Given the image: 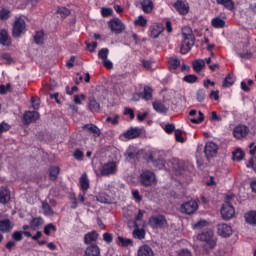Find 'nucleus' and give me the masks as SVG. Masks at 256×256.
Returning <instances> with one entry per match:
<instances>
[{
    "label": "nucleus",
    "mask_w": 256,
    "mask_h": 256,
    "mask_svg": "<svg viewBox=\"0 0 256 256\" xmlns=\"http://www.w3.org/2000/svg\"><path fill=\"white\" fill-rule=\"evenodd\" d=\"M234 83H235V78H233L231 74H228L222 83V87H231Z\"/></svg>",
    "instance_id": "nucleus-41"
},
{
    "label": "nucleus",
    "mask_w": 256,
    "mask_h": 256,
    "mask_svg": "<svg viewBox=\"0 0 256 256\" xmlns=\"http://www.w3.org/2000/svg\"><path fill=\"white\" fill-rule=\"evenodd\" d=\"M152 162L154 163V166L157 167V169H163V167H165V161L158 159V160H152Z\"/></svg>",
    "instance_id": "nucleus-59"
},
{
    "label": "nucleus",
    "mask_w": 256,
    "mask_h": 256,
    "mask_svg": "<svg viewBox=\"0 0 256 256\" xmlns=\"http://www.w3.org/2000/svg\"><path fill=\"white\" fill-rule=\"evenodd\" d=\"M217 234L220 237H224L227 239L228 237L233 235V228L230 225L222 223L217 225Z\"/></svg>",
    "instance_id": "nucleus-10"
},
{
    "label": "nucleus",
    "mask_w": 256,
    "mask_h": 256,
    "mask_svg": "<svg viewBox=\"0 0 256 256\" xmlns=\"http://www.w3.org/2000/svg\"><path fill=\"white\" fill-rule=\"evenodd\" d=\"M106 123H112V125H118L119 124V115L116 114L114 118L107 117L106 118Z\"/></svg>",
    "instance_id": "nucleus-56"
},
{
    "label": "nucleus",
    "mask_w": 256,
    "mask_h": 256,
    "mask_svg": "<svg viewBox=\"0 0 256 256\" xmlns=\"http://www.w3.org/2000/svg\"><path fill=\"white\" fill-rule=\"evenodd\" d=\"M133 237L134 239H145V229H139V227H136L133 231Z\"/></svg>",
    "instance_id": "nucleus-35"
},
{
    "label": "nucleus",
    "mask_w": 256,
    "mask_h": 256,
    "mask_svg": "<svg viewBox=\"0 0 256 256\" xmlns=\"http://www.w3.org/2000/svg\"><path fill=\"white\" fill-rule=\"evenodd\" d=\"M132 197L136 201V203H141L143 201V197L139 194V190L132 191Z\"/></svg>",
    "instance_id": "nucleus-53"
},
{
    "label": "nucleus",
    "mask_w": 256,
    "mask_h": 256,
    "mask_svg": "<svg viewBox=\"0 0 256 256\" xmlns=\"http://www.w3.org/2000/svg\"><path fill=\"white\" fill-rule=\"evenodd\" d=\"M182 42L180 45V53L182 55H187L193 45H195V34H193V30L189 26H184L182 28Z\"/></svg>",
    "instance_id": "nucleus-2"
},
{
    "label": "nucleus",
    "mask_w": 256,
    "mask_h": 256,
    "mask_svg": "<svg viewBox=\"0 0 256 256\" xmlns=\"http://www.w3.org/2000/svg\"><path fill=\"white\" fill-rule=\"evenodd\" d=\"M89 109L90 111H92V113H98V111L101 110V106L99 105V103H97V100H95V98H89Z\"/></svg>",
    "instance_id": "nucleus-31"
},
{
    "label": "nucleus",
    "mask_w": 256,
    "mask_h": 256,
    "mask_svg": "<svg viewBox=\"0 0 256 256\" xmlns=\"http://www.w3.org/2000/svg\"><path fill=\"white\" fill-rule=\"evenodd\" d=\"M212 27H215V29H223V27H225V20L219 17L212 19Z\"/></svg>",
    "instance_id": "nucleus-33"
},
{
    "label": "nucleus",
    "mask_w": 256,
    "mask_h": 256,
    "mask_svg": "<svg viewBox=\"0 0 256 256\" xmlns=\"http://www.w3.org/2000/svg\"><path fill=\"white\" fill-rule=\"evenodd\" d=\"M109 56V49L108 48H102L99 52H98V57L99 59H102V61L107 60V57Z\"/></svg>",
    "instance_id": "nucleus-48"
},
{
    "label": "nucleus",
    "mask_w": 256,
    "mask_h": 256,
    "mask_svg": "<svg viewBox=\"0 0 256 256\" xmlns=\"http://www.w3.org/2000/svg\"><path fill=\"white\" fill-rule=\"evenodd\" d=\"M31 103H32L33 109L37 110V109H39L41 99L37 96H34V97L31 98Z\"/></svg>",
    "instance_id": "nucleus-52"
},
{
    "label": "nucleus",
    "mask_w": 256,
    "mask_h": 256,
    "mask_svg": "<svg viewBox=\"0 0 256 256\" xmlns=\"http://www.w3.org/2000/svg\"><path fill=\"white\" fill-rule=\"evenodd\" d=\"M192 66H193V70L196 73H201V71H203L205 67V60L203 59L195 60L194 62H192Z\"/></svg>",
    "instance_id": "nucleus-26"
},
{
    "label": "nucleus",
    "mask_w": 256,
    "mask_h": 256,
    "mask_svg": "<svg viewBox=\"0 0 256 256\" xmlns=\"http://www.w3.org/2000/svg\"><path fill=\"white\" fill-rule=\"evenodd\" d=\"M101 13H102V16H104V17H111V15H113V9H111V8H102Z\"/></svg>",
    "instance_id": "nucleus-57"
},
{
    "label": "nucleus",
    "mask_w": 256,
    "mask_h": 256,
    "mask_svg": "<svg viewBox=\"0 0 256 256\" xmlns=\"http://www.w3.org/2000/svg\"><path fill=\"white\" fill-rule=\"evenodd\" d=\"M197 75L195 74H188L186 76L183 77V81L185 83H197Z\"/></svg>",
    "instance_id": "nucleus-46"
},
{
    "label": "nucleus",
    "mask_w": 256,
    "mask_h": 256,
    "mask_svg": "<svg viewBox=\"0 0 256 256\" xmlns=\"http://www.w3.org/2000/svg\"><path fill=\"white\" fill-rule=\"evenodd\" d=\"M145 211L142 210H138V214L135 217V223L134 226L135 227H141V225H145V221H143V215H144Z\"/></svg>",
    "instance_id": "nucleus-32"
},
{
    "label": "nucleus",
    "mask_w": 256,
    "mask_h": 256,
    "mask_svg": "<svg viewBox=\"0 0 256 256\" xmlns=\"http://www.w3.org/2000/svg\"><path fill=\"white\" fill-rule=\"evenodd\" d=\"M96 199L99 201V203H109V195H107L105 192H100L96 196Z\"/></svg>",
    "instance_id": "nucleus-42"
},
{
    "label": "nucleus",
    "mask_w": 256,
    "mask_h": 256,
    "mask_svg": "<svg viewBox=\"0 0 256 256\" xmlns=\"http://www.w3.org/2000/svg\"><path fill=\"white\" fill-rule=\"evenodd\" d=\"M0 45H3L4 47H9V45H11L9 33L5 29L0 30Z\"/></svg>",
    "instance_id": "nucleus-19"
},
{
    "label": "nucleus",
    "mask_w": 256,
    "mask_h": 256,
    "mask_svg": "<svg viewBox=\"0 0 256 256\" xmlns=\"http://www.w3.org/2000/svg\"><path fill=\"white\" fill-rule=\"evenodd\" d=\"M26 29H27V24L25 23V20L23 18H17L14 21V25L12 28V36L15 39H19L21 35L25 34Z\"/></svg>",
    "instance_id": "nucleus-4"
},
{
    "label": "nucleus",
    "mask_w": 256,
    "mask_h": 256,
    "mask_svg": "<svg viewBox=\"0 0 256 256\" xmlns=\"http://www.w3.org/2000/svg\"><path fill=\"white\" fill-rule=\"evenodd\" d=\"M51 231H57V227L50 223L44 227V233L45 235L49 236L51 235Z\"/></svg>",
    "instance_id": "nucleus-51"
},
{
    "label": "nucleus",
    "mask_w": 256,
    "mask_h": 256,
    "mask_svg": "<svg viewBox=\"0 0 256 256\" xmlns=\"http://www.w3.org/2000/svg\"><path fill=\"white\" fill-rule=\"evenodd\" d=\"M134 25H138L139 27H147V19L143 15H140L138 19L134 21Z\"/></svg>",
    "instance_id": "nucleus-44"
},
{
    "label": "nucleus",
    "mask_w": 256,
    "mask_h": 256,
    "mask_svg": "<svg viewBox=\"0 0 256 256\" xmlns=\"http://www.w3.org/2000/svg\"><path fill=\"white\" fill-rule=\"evenodd\" d=\"M79 183L82 191L85 193V191L89 189V178L87 177V173L81 175Z\"/></svg>",
    "instance_id": "nucleus-25"
},
{
    "label": "nucleus",
    "mask_w": 256,
    "mask_h": 256,
    "mask_svg": "<svg viewBox=\"0 0 256 256\" xmlns=\"http://www.w3.org/2000/svg\"><path fill=\"white\" fill-rule=\"evenodd\" d=\"M9 17H11V11H9L8 9L2 8L0 10L1 21H7V19H9Z\"/></svg>",
    "instance_id": "nucleus-45"
},
{
    "label": "nucleus",
    "mask_w": 256,
    "mask_h": 256,
    "mask_svg": "<svg viewBox=\"0 0 256 256\" xmlns=\"http://www.w3.org/2000/svg\"><path fill=\"white\" fill-rule=\"evenodd\" d=\"M207 226V221L199 220L198 222L194 223L193 229H203V227Z\"/></svg>",
    "instance_id": "nucleus-55"
},
{
    "label": "nucleus",
    "mask_w": 256,
    "mask_h": 256,
    "mask_svg": "<svg viewBox=\"0 0 256 256\" xmlns=\"http://www.w3.org/2000/svg\"><path fill=\"white\" fill-rule=\"evenodd\" d=\"M39 119V112L37 111H28L23 115V123L25 125H31V123H35Z\"/></svg>",
    "instance_id": "nucleus-12"
},
{
    "label": "nucleus",
    "mask_w": 256,
    "mask_h": 256,
    "mask_svg": "<svg viewBox=\"0 0 256 256\" xmlns=\"http://www.w3.org/2000/svg\"><path fill=\"white\" fill-rule=\"evenodd\" d=\"M59 175V167H51L49 169V179L55 181Z\"/></svg>",
    "instance_id": "nucleus-40"
},
{
    "label": "nucleus",
    "mask_w": 256,
    "mask_h": 256,
    "mask_svg": "<svg viewBox=\"0 0 256 256\" xmlns=\"http://www.w3.org/2000/svg\"><path fill=\"white\" fill-rule=\"evenodd\" d=\"M220 213L224 221H229L235 217V208L231 202L225 201V203L222 204Z\"/></svg>",
    "instance_id": "nucleus-6"
},
{
    "label": "nucleus",
    "mask_w": 256,
    "mask_h": 256,
    "mask_svg": "<svg viewBox=\"0 0 256 256\" xmlns=\"http://www.w3.org/2000/svg\"><path fill=\"white\" fill-rule=\"evenodd\" d=\"M140 183L144 187H152V185H155L157 183V178L155 177V173L151 170H144L140 174Z\"/></svg>",
    "instance_id": "nucleus-3"
},
{
    "label": "nucleus",
    "mask_w": 256,
    "mask_h": 256,
    "mask_svg": "<svg viewBox=\"0 0 256 256\" xmlns=\"http://www.w3.org/2000/svg\"><path fill=\"white\" fill-rule=\"evenodd\" d=\"M84 256H101V250L97 245H90L86 248Z\"/></svg>",
    "instance_id": "nucleus-20"
},
{
    "label": "nucleus",
    "mask_w": 256,
    "mask_h": 256,
    "mask_svg": "<svg viewBox=\"0 0 256 256\" xmlns=\"http://www.w3.org/2000/svg\"><path fill=\"white\" fill-rule=\"evenodd\" d=\"M57 13H60V15H65V17H67V15L71 13V11H69V9H67L66 7H60L58 8Z\"/></svg>",
    "instance_id": "nucleus-61"
},
{
    "label": "nucleus",
    "mask_w": 256,
    "mask_h": 256,
    "mask_svg": "<svg viewBox=\"0 0 256 256\" xmlns=\"http://www.w3.org/2000/svg\"><path fill=\"white\" fill-rule=\"evenodd\" d=\"M161 33H163V24H156L152 26L150 33L152 39H157Z\"/></svg>",
    "instance_id": "nucleus-24"
},
{
    "label": "nucleus",
    "mask_w": 256,
    "mask_h": 256,
    "mask_svg": "<svg viewBox=\"0 0 256 256\" xmlns=\"http://www.w3.org/2000/svg\"><path fill=\"white\" fill-rule=\"evenodd\" d=\"M138 256H153V249L147 245L141 246L138 249Z\"/></svg>",
    "instance_id": "nucleus-28"
},
{
    "label": "nucleus",
    "mask_w": 256,
    "mask_h": 256,
    "mask_svg": "<svg viewBox=\"0 0 256 256\" xmlns=\"http://www.w3.org/2000/svg\"><path fill=\"white\" fill-rule=\"evenodd\" d=\"M247 167H252L253 171H255V173H256V157H252L249 160Z\"/></svg>",
    "instance_id": "nucleus-62"
},
{
    "label": "nucleus",
    "mask_w": 256,
    "mask_h": 256,
    "mask_svg": "<svg viewBox=\"0 0 256 256\" xmlns=\"http://www.w3.org/2000/svg\"><path fill=\"white\" fill-rule=\"evenodd\" d=\"M44 38L45 33L43 31H38L34 35V43H36V45H43Z\"/></svg>",
    "instance_id": "nucleus-34"
},
{
    "label": "nucleus",
    "mask_w": 256,
    "mask_h": 256,
    "mask_svg": "<svg viewBox=\"0 0 256 256\" xmlns=\"http://www.w3.org/2000/svg\"><path fill=\"white\" fill-rule=\"evenodd\" d=\"M232 155L233 161H242V159L245 157V153L239 148L235 152H233Z\"/></svg>",
    "instance_id": "nucleus-38"
},
{
    "label": "nucleus",
    "mask_w": 256,
    "mask_h": 256,
    "mask_svg": "<svg viewBox=\"0 0 256 256\" xmlns=\"http://www.w3.org/2000/svg\"><path fill=\"white\" fill-rule=\"evenodd\" d=\"M11 91V84L0 85V95H7V92Z\"/></svg>",
    "instance_id": "nucleus-54"
},
{
    "label": "nucleus",
    "mask_w": 256,
    "mask_h": 256,
    "mask_svg": "<svg viewBox=\"0 0 256 256\" xmlns=\"http://www.w3.org/2000/svg\"><path fill=\"white\" fill-rule=\"evenodd\" d=\"M246 223L256 225V211L248 212L244 215Z\"/></svg>",
    "instance_id": "nucleus-30"
},
{
    "label": "nucleus",
    "mask_w": 256,
    "mask_h": 256,
    "mask_svg": "<svg viewBox=\"0 0 256 256\" xmlns=\"http://www.w3.org/2000/svg\"><path fill=\"white\" fill-rule=\"evenodd\" d=\"M173 7L180 13V15H187L189 13V3L185 1H176Z\"/></svg>",
    "instance_id": "nucleus-13"
},
{
    "label": "nucleus",
    "mask_w": 256,
    "mask_h": 256,
    "mask_svg": "<svg viewBox=\"0 0 256 256\" xmlns=\"http://www.w3.org/2000/svg\"><path fill=\"white\" fill-rule=\"evenodd\" d=\"M197 239L203 243L202 247L206 253H210V251H213L217 247V237H215V232L211 229L204 230L198 234Z\"/></svg>",
    "instance_id": "nucleus-1"
},
{
    "label": "nucleus",
    "mask_w": 256,
    "mask_h": 256,
    "mask_svg": "<svg viewBox=\"0 0 256 256\" xmlns=\"http://www.w3.org/2000/svg\"><path fill=\"white\" fill-rule=\"evenodd\" d=\"M234 137H236V139H243V137H247L248 133H249V127L247 126H236L234 128Z\"/></svg>",
    "instance_id": "nucleus-14"
},
{
    "label": "nucleus",
    "mask_w": 256,
    "mask_h": 256,
    "mask_svg": "<svg viewBox=\"0 0 256 256\" xmlns=\"http://www.w3.org/2000/svg\"><path fill=\"white\" fill-rule=\"evenodd\" d=\"M108 27L112 31V33H116L119 35L125 31V24L119 18H114L108 22Z\"/></svg>",
    "instance_id": "nucleus-7"
},
{
    "label": "nucleus",
    "mask_w": 256,
    "mask_h": 256,
    "mask_svg": "<svg viewBox=\"0 0 256 256\" xmlns=\"http://www.w3.org/2000/svg\"><path fill=\"white\" fill-rule=\"evenodd\" d=\"M136 7L142 9L144 13H152L154 9L152 1H142L139 4H136Z\"/></svg>",
    "instance_id": "nucleus-17"
},
{
    "label": "nucleus",
    "mask_w": 256,
    "mask_h": 256,
    "mask_svg": "<svg viewBox=\"0 0 256 256\" xmlns=\"http://www.w3.org/2000/svg\"><path fill=\"white\" fill-rule=\"evenodd\" d=\"M198 114H199L198 118L190 119L191 123H194L195 125H199V123H203V121H205V115H203V112L199 111Z\"/></svg>",
    "instance_id": "nucleus-47"
},
{
    "label": "nucleus",
    "mask_w": 256,
    "mask_h": 256,
    "mask_svg": "<svg viewBox=\"0 0 256 256\" xmlns=\"http://www.w3.org/2000/svg\"><path fill=\"white\" fill-rule=\"evenodd\" d=\"M219 147L214 142H207L204 148V154L206 159H213V157H217V151Z\"/></svg>",
    "instance_id": "nucleus-9"
},
{
    "label": "nucleus",
    "mask_w": 256,
    "mask_h": 256,
    "mask_svg": "<svg viewBox=\"0 0 256 256\" xmlns=\"http://www.w3.org/2000/svg\"><path fill=\"white\" fill-rule=\"evenodd\" d=\"M117 243L122 245V247H129V245L133 246V240L129 238H123V236L118 237Z\"/></svg>",
    "instance_id": "nucleus-36"
},
{
    "label": "nucleus",
    "mask_w": 256,
    "mask_h": 256,
    "mask_svg": "<svg viewBox=\"0 0 256 256\" xmlns=\"http://www.w3.org/2000/svg\"><path fill=\"white\" fill-rule=\"evenodd\" d=\"M13 241L19 242L23 241V231H15L12 233Z\"/></svg>",
    "instance_id": "nucleus-50"
},
{
    "label": "nucleus",
    "mask_w": 256,
    "mask_h": 256,
    "mask_svg": "<svg viewBox=\"0 0 256 256\" xmlns=\"http://www.w3.org/2000/svg\"><path fill=\"white\" fill-rule=\"evenodd\" d=\"M181 135H183V131H181V130H175V137H176V141L178 142V143H184L185 142V140L181 137Z\"/></svg>",
    "instance_id": "nucleus-58"
},
{
    "label": "nucleus",
    "mask_w": 256,
    "mask_h": 256,
    "mask_svg": "<svg viewBox=\"0 0 256 256\" xmlns=\"http://www.w3.org/2000/svg\"><path fill=\"white\" fill-rule=\"evenodd\" d=\"M218 3L222 5V7H225V9H228V11L235 10V3H233V1H218Z\"/></svg>",
    "instance_id": "nucleus-39"
},
{
    "label": "nucleus",
    "mask_w": 256,
    "mask_h": 256,
    "mask_svg": "<svg viewBox=\"0 0 256 256\" xmlns=\"http://www.w3.org/2000/svg\"><path fill=\"white\" fill-rule=\"evenodd\" d=\"M98 237H99V234H97L96 231L89 232L84 236V243L86 245H90V243H95Z\"/></svg>",
    "instance_id": "nucleus-23"
},
{
    "label": "nucleus",
    "mask_w": 256,
    "mask_h": 256,
    "mask_svg": "<svg viewBox=\"0 0 256 256\" xmlns=\"http://www.w3.org/2000/svg\"><path fill=\"white\" fill-rule=\"evenodd\" d=\"M142 98L145 101H151L153 99V88H151L150 86H144Z\"/></svg>",
    "instance_id": "nucleus-27"
},
{
    "label": "nucleus",
    "mask_w": 256,
    "mask_h": 256,
    "mask_svg": "<svg viewBox=\"0 0 256 256\" xmlns=\"http://www.w3.org/2000/svg\"><path fill=\"white\" fill-rule=\"evenodd\" d=\"M141 135V129L139 128H131L124 132L123 136L125 139H137Z\"/></svg>",
    "instance_id": "nucleus-18"
},
{
    "label": "nucleus",
    "mask_w": 256,
    "mask_h": 256,
    "mask_svg": "<svg viewBox=\"0 0 256 256\" xmlns=\"http://www.w3.org/2000/svg\"><path fill=\"white\" fill-rule=\"evenodd\" d=\"M168 63L170 69H177L181 65V60L179 58H170Z\"/></svg>",
    "instance_id": "nucleus-43"
},
{
    "label": "nucleus",
    "mask_w": 256,
    "mask_h": 256,
    "mask_svg": "<svg viewBox=\"0 0 256 256\" xmlns=\"http://www.w3.org/2000/svg\"><path fill=\"white\" fill-rule=\"evenodd\" d=\"M205 97H207V94L205 93V89L200 88L196 92V100L198 103H203L205 101Z\"/></svg>",
    "instance_id": "nucleus-37"
},
{
    "label": "nucleus",
    "mask_w": 256,
    "mask_h": 256,
    "mask_svg": "<svg viewBox=\"0 0 256 256\" xmlns=\"http://www.w3.org/2000/svg\"><path fill=\"white\" fill-rule=\"evenodd\" d=\"M13 226L14 225L11 223V220L9 219L0 220L1 233H11Z\"/></svg>",
    "instance_id": "nucleus-16"
},
{
    "label": "nucleus",
    "mask_w": 256,
    "mask_h": 256,
    "mask_svg": "<svg viewBox=\"0 0 256 256\" xmlns=\"http://www.w3.org/2000/svg\"><path fill=\"white\" fill-rule=\"evenodd\" d=\"M74 158L77 159L78 161H81L83 159V151L77 149L74 152Z\"/></svg>",
    "instance_id": "nucleus-63"
},
{
    "label": "nucleus",
    "mask_w": 256,
    "mask_h": 256,
    "mask_svg": "<svg viewBox=\"0 0 256 256\" xmlns=\"http://www.w3.org/2000/svg\"><path fill=\"white\" fill-rule=\"evenodd\" d=\"M11 201V192L5 187H0V203L7 205Z\"/></svg>",
    "instance_id": "nucleus-15"
},
{
    "label": "nucleus",
    "mask_w": 256,
    "mask_h": 256,
    "mask_svg": "<svg viewBox=\"0 0 256 256\" xmlns=\"http://www.w3.org/2000/svg\"><path fill=\"white\" fill-rule=\"evenodd\" d=\"M42 209L44 211V215H53V209H51V206L47 202L42 203Z\"/></svg>",
    "instance_id": "nucleus-49"
},
{
    "label": "nucleus",
    "mask_w": 256,
    "mask_h": 256,
    "mask_svg": "<svg viewBox=\"0 0 256 256\" xmlns=\"http://www.w3.org/2000/svg\"><path fill=\"white\" fill-rule=\"evenodd\" d=\"M152 107L157 113H167V111H169V108H167V106H165L161 100H155L152 103Z\"/></svg>",
    "instance_id": "nucleus-21"
},
{
    "label": "nucleus",
    "mask_w": 256,
    "mask_h": 256,
    "mask_svg": "<svg viewBox=\"0 0 256 256\" xmlns=\"http://www.w3.org/2000/svg\"><path fill=\"white\" fill-rule=\"evenodd\" d=\"M178 256H193L189 249H182L178 252Z\"/></svg>",
    "instance_id": "nucleus-64"
},
{
    "label": "nucleus",
    "mask_w": 256,
    "mask_h": 256,
    "mask_svg": "<svg viewBox=\"0 0 256 256\" xmlns=\"http://www.w3.org/2000/svg\"><path fill=\"white\" fill-rule=\"evenodd\" d=\"M44 221H43V218L41 217H36V218H33L31 221H30V227L31 229H33L34 231H37V229H39L41 227V225H43Z\"/></svg>",
    "instance_id": "nucleus-29"
},
{
    "label": "nucleus",
    "mask_w": 256,
    "mask_h": 256,
    "mask_svg": "<svg viewBox=\"0 0 256 256\" xmlns=\"http://www.w3.org/2000/svg\"><path fill=\"white\" fill-rule=\"evenodd\" d=\"M164 131H166L169 135L175 131V124H166Z\"/></svg>",
    "instance_id": "nucleus-60"
},
{
    "label": "nucleus",
    "mask_w": 256,
    "mask_h": 256,
    "mask_svg": "<svg viewBox=\"0 0 256 256\" xmlns=\"http://www.w3.org/2000/svg\"><path fill=\"white\" fill-rule=\"evenodd\" d=\"M197 209H199V204L195 200H190L180 206L181 213H185L186 215H193Z\"/></svg>",
    "instance_id": "nucleus-8"
},
{
    "label": "nucleus",
    "mask_w": 256,
    "mask_h": 256,
    "mask_svg": "<svg viewBox=\"0 0 256 256\" xmlns=\"http://www.w3.org/2000/svg\"><path fill=\"white\" fill-rule=\"evenodd\" d=\"M100 173L102 176L114 175V173H117V164H115V162H108L104 164Z\"/></svg>",
    "instance_id": "nucleus-11"
},
{
    "label": "nucleus",
    "mask_w": 256,
    "mask_h": 256,
    "mask_svg": "<svg viewBox=\"0 0 256 256\" xmlns=\"http://www.w3.org/2000/svg\"><path fill=\"white\" fill-rule=\"evenodd\" d=\"M82 128L89 131V133H93L95 137H99L101 135V129H99L95 124H86Z\"/></svg>",
    "instance_id": "nucleus-22"
},
{
    "label": "nucleus",
    "mask_w": 256,
    "mask_h": 256,
    "mask_svg": "<svg viewBox=\"0 0 256 256\" xmlns=\"http://www.w3.org/2000/svg\"><path fill=\"white\" fill-rule=\"evenodd\" d=\"M148 223L152 229H164V227H168L167 218L163 215L151 216Z\"/></svg>",
    "instance_id": "nucleus-5"
}]
</instances>
